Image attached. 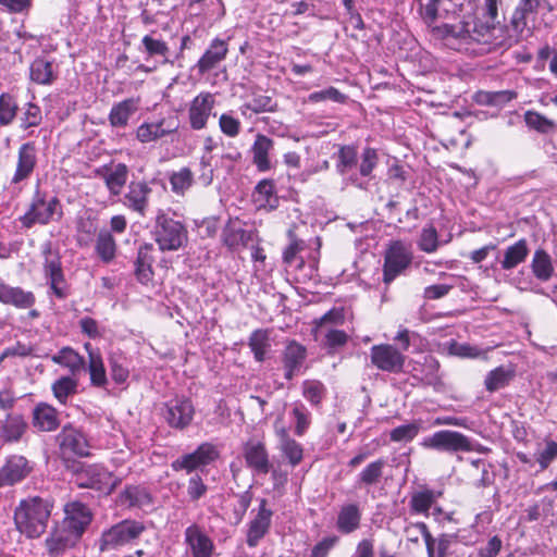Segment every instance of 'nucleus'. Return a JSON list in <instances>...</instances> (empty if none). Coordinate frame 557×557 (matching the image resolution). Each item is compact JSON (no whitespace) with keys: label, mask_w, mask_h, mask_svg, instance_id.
I'll return each instance as SVG.
<instances>
[{"label":"nucleus","mask_w":557,"mask_h":557,"mask_svg":"<svg viewBox=\"0 0 557 557\" xmlns=\"http://www.w3.org/2000/svg\"><path fill=\"white\" fill-rule=\"evenodd\" d=\"M529 255L528 242L522 238L513 245L508 246L504 251V258L500 261L503 270H511L525 261Z\"/></svg>","instance_id":"nucleus-47"},{"label":"nucleus","mask_w":557,"mask_h":557,"mask_svg":"<svg viewBox=\"0 0 557 557\" xmlns=\"http://www.w3.org/2000/svg\"><path fill=\"white\" fill-rule=\"evenodd\" d=\"M194 414V405L190 399L185 397L169 400L163 412L168 424L178 430L187 428L191 423Z\"/></svg>","instance_id":"nucleus-13"},{"label":"nucleus","mask_w":557,"mask_h":557,"mask_svg":"<svg viewBox=\"0 0 557 557\" xmlns=\"http://www.w3.org/2000/svg\"><path fill=\"white\" fill-rule=\"evenodd\" d=\"M219 143L211 136H207L203 139V154L199 160V183L207 187L211 185L214 177V169L212 166V156L210 154L216 147Z\"/></svg>","instance_id":"nucleus-35"},{"label":"nucleus","mask_w":557,"mask_h":557,"mask_svg":"<svg viewBox=\"0 0 557 557\" xmlns=\"http://www.w3.org/2000/svg\"><path fill=\"white\" fill-rule=\"evenodd\" d=\"M177 127L173 119L166 117H162L158 121L144 122L137 127L136 138L143 144L157 141L175 133Z\"/></svg>","instance_id":"nucleus-20"},{"label":"nucleus","mask_w":557,"mask_h":557,"mask_svg":"<svg viewBox=\"0 0 557 557\" xmlns=\"http://www.w3.org/2000/svg\"><path fill=\"white\" fill-rule=\"evenodd\" d=\"M38 150L34 141H27L20 146L17 150V161L12 184H20L28 180L34 173L38 162Z\"/></svg>","instance_id":"nucleus-17"},{"label":"nucleus","mask_w":557,"mask_h":557,"mask_svg":"<svg viewBox=\"0 0 557 557\" xmlns=\"http://www.w3.org/2000/svg\"><path fill=\"white\" fill-rule=\"evenodd\" d=\"M144 531L143 522L125 519L101 533L99 548L101 552L119 549L138 539Z\"/></svg>","instance_id":"nucleus-6"},{"label":"nucleus","mask_w":557,"mask_h":557,"mask_svg":"<svg viewBox=\"0 0 557 557\" xmlns=\"http://www.w3.org/2000/svg\"><path fill=\"white\" fill-rule=\"evenodd\" d=\"M74 483L79 488H91L108 495L120 484V480L100 465H86L75 471Z\"/></svg>","instance_id":"nucleus-7"},{"label":"nucleus","mask_w":557,"mask_h":557,"mask_svg":"<svg viewBox=\"0 0 557 557\" xmlns=\"http://www.w3.org/2000/svg\"><path fill=\"white\" fill-rule=\"evenodd\" d=\"M28 424L25 418L18 413H9L0 420V444H13L20 442L26 434Z\"/></svg>","instance_id":"nucleus-23"},{"label":"nucleus","mask_w":557,"mask_h":557,"mask_svg":"<svg viewBox=\"0 0 557 557\" xmlns=\"http://www.w3.org/2000/svg\"><path fill=\"white\" fill-rule=\"evenodd\" d=\"M433 34L448 48L473 57L491 53L504 46L499 24L480 16L433 27Z\"/></svg>","instance_id":"nucleus-1"},{"label":"nucleus","mask_w":557,"mask_h":557,"mask_svg":"<svg viewBox=\"0 0 557 557\" xmlns=\"http://www.w3.org/2000/svg\"><path fill=\"white\" fill-rule=\"evenodd\" d=\"M222 240L231 250H238L240 247H246L253 240V233L237 227L234 224H228L223 230Z\"/></svg>","instance_id":"nucleus-48"},{"label":"nucleus","mask_w":557,"mask_h":557,"mask_svg":"<svg viewBox=\"0 0 557 557\" xmlns=\"http://www.w3.org/2000/svg\"><path fill=\"white\" fill-rule=\"evenodd\" d=\"M141 45L148 57H161L163 63L169 61L170 49L165 41L154 38L151 35H146L141 39Z\"/></svg>","instance_id":"nucleus-57"},{"label":"nucleus","mask_w":557,"mask_h":557,"mask_svg":"<svg viewBox=\"0 0 557 557\" xmlns=\"http://www.w3.org/2000/svg\"><path fill=\"white\" fill-rule=\"evenodd\" d=\"M243 455L246 466L257 474H268L271 471L269 453L263 442L249 440L244 444Z\"/></svg>","instance_id":"nucleus-19"},{"label":"nucleus","mask_w":557,"mask_h":557,"mask_svg":"<svg viewBox=\"0 0 557 557\" xmlns=\"http://www.w3.org/2000/svg\"><path fill=\"white\" fill-rule=\"evenodd\" d=\"M117 245L108 230H102L97 234L95 240V252L104 264L111 263L116 257Z\"/></svg>","instance_id":"nucleus-42"},{"label":"nucleus","mask_w":557,"mask_h":557,"mask_svg":"<svg viewBox=\"0 0 557 557\" xmlns=\"http://www.w3.org/2000/svg\"><path fill=\"white\" fill-rule=\"evenodd\" d=\"M289 245L283 252V261L287 265H293L295 261L298 260V268H302L305 265V257L301 255L307 248V244L302 239H298L295 234L289 231Z\"/></svg>","instance_id":"nucleus-54"},{"label":"nucleus","mask_w":557,"mask_h":557,"mask_svg":"<svg viewBox=\"0 0 557 557\" xmlns=\"http://www.w3.org/2000/svg\"><path fill=\"white\" fill-rule=\"evenodd\" d=\"M228 46L225 40L220 38L213 39L196 64L198 72L205 74L211 71L226 58Z\"/></svg>","instance_id":"nucleus-29"},{"label":"nucleus","mask_w":557,"mask_h":557,"mask_svg":"<svg viewBox=\"0 0 557 557\" xmlns=\"http://www.w3.org/2000/svg\"><path fill=\"white\" fill-rule=\"evenodd\" d=\"M84 348L88 355L87 370L90 376V384L96 387H104L108 383L107 371L99 349L90 343H85Z\"/></svg>","instance_id":"nucleus-30"},{"label":"nucleus","mask_w":557,"mask_h":557,"mask_svg":"<svg viewBox=\"0 0 557 557\" xmlns=\"http://www.w3.org/2000/svg\"><path fill=\"white\" fill-rule=\"evenodd\" d=\"M99 220L90 209H85L77 214L75 220L76 242L79 247H87L98 234Z\"/></svg>","instance_id":"nucleus-24"},{"label":"nucleus","mask_w":557,"mask_h":557,"mask_svg":"<svg viewBox=\"0 0 557 557\" xmlns=\"http://www.w3.org/2000/svg\"><path fill=\"white\" fill-rule=\"evenodd\" d=\"M119 503L128 508H145L152 505V496L146 487L132 485L121 492Z\"/></svg>","instance_id":"nucleus-36"},{"label":"nucleus","mask_w":557,"mask_h":557,"mask_svg":"<svg viewBox=\"0 0 557 557\" xmlns=\"http://www.w3.org/2000/svg\"><path fill=\"white\" fill-rule=\"evenodd\" d=\"M32 422L39 432H52L60 425L58 410L47 403H39L33 409Z\"/></svg>","instance_id":"nucleus-28"},{"label":"nucleus","mask_w":557,"mask_h":557,"mask_svg":"<svg viewBox=\"0 0 557 557\" xmlns=\"http://www.w3.org/2000/svg\"><path fill=\"white\" fill-rule=\"evenodd\" d=\"M63 216V206L55 196H48L36 190L28 210L20 218L23 226L30 228L35 224L47 225L51 221H60Z\"/></svg>","instance_id":"nucleus-4"},{"label":"nucleus","mask_w":557,"mask_h":557,"mask_svg":"<svg viewBox=\"0 0 557 557\" xmlns=\"http://www.w3.org/2000/svg\"><path fill=\"white\" fill-rule=\"evenodd\" d=\"M425 531V547L428 557H447L455 536L451 534H441L433 537L428 527H421Z\"/></svg>","instance_id":"nucleus-46"},{"label":"nucleus","mask_w":557,"mask_h":557,"mask_svg":"<svg viewBox=\"0 0 557 557\" xmlns=\"http://www.w3.org/2000/svg\"><path fill=\"white\" fill-rule=\"evenodd\" d=\"M280 437V450L282 455L288 460V463L295 468L304 459L302 445L292 438L286 429L281 428L276 431Z\"/></svg>","instance_id":"nucleus-37"},{"label":"nucleus","mask_w":557,"mask_h":557,"mask_svg":"<svg viewBox=\"0 0 557 557\" xmlns=\"http://www.w3.org/2000/svg\"><path fill=\"white\" fill-rule=\"evenodd\" d=\"M540 0H520L510 20V26L519 37L530 36L536 25Z\"/></svg>","instance_id":"nucleus-12"},{"label":"nucleus","mask_w":557,"mask_h":557,"mask_svg":"<svg viewBox=\"0 0 557 557\" xmlns=\"http://www.w3.org/2000/svg\"><path fill=\"white\" fill-rule=\"evenodd\" d=\"M324 393V385L319 381H305L302 383V395L312 406L321 404Z\"/></svg>","instance_id":"nucleus-64"},{"label":"nucleus","mask_w":557,"mask_h":557,"mask_svg":"<svg viewBox=\"0 0 557 557\" xmlns=\"http://www.w3.org/2000/svg\"><path fill=\"white\" fill-rule=\"evenodd\" d=\"M78 537H74L67 530L57 529L46 540V547L51 557L62 555L67 548L74 545Z\"/></svg>","instance_id":"nucleus-45"},{"label":"nucleus","mask_w":557,"mask_h":557,"mask_svg":"<svg viewBox=\"0 0 557 557\" xmlns=\"http://www.w3.org/2000/svg\"><path fill=\"white\" fill-rule=\"evenodd\" d=\"M53 504L48 498L29 496L14 510L16 529L29 539L39 537L47 529Z\"/></svg>","instance_id":"nucleus-2"},{"label":"nucleus","mask_w":557,"mask_h":557,"mask_svg":"<svg viewBox=\"0 0 557 557\" xmlns=\"http://www.w3.org/2000/svg\"><path fill=\"white\" fill-rule=\"evenodd\" d=\"M370 360L377 370L399 373L404 369L406 357L403 351L391 344H379L371 347Z\"/></svg>","instance_id":"nucleus-9"},{"label":"nucleus","mask_w":557,"mask_h":557,"mask_svg":"<svg viewBox=\"0 0 557 557\" xmlns=\"http://www.w3.org/2000/svg\"><path fill=\"white\" fill-rule=\"evenodd\" d=\"M42 121V113L39 106L28 102L23 111V114L21 116V124L20 127L22 129H28L30 127L38 126Z\"/></svg>","instance_id":"nucleus-63"},{"label":"nucleus","mask_w":557,"mask_h":557,"mask_svg":"<svg viewBox=\"0 0 557 557\" xmlns=\"http://www.w3.org/2000/svg\"><path fill=\"white\" fill-rule=\"evenodd\" d=\"M35 295L18 286H11L0 278V302L18 309H28L35 304Z\"/></svg>","instance_id":"nucleus-25"},{"label":"nucleus","mask_w":557,"mask_h":557,"mask_svg":"<svg viewBox=\"0 0 557 557\" xmlns=\"http://www.w3.org/2000/svg\"><path fill=\"white\" fill-rule=\"evenodd\" d=\"M248 346L250 347L256 361H264L267 358V354L271 347L269 331H253L249 336Z\"/></svg>","instance_id":"nucleus-51"},{"label":"nucleus","mask_w":557,"mask_h":557,"mask_svg":"<svg viewBox=\"0 0 557 557\" xmlns=\"http://www.w3.org/2000/svg\"><path fill=\"white\" fill-rule=\"evenodd\" d=\"M290 416L295 421V434L302 436L311 424V413L302 403H295L290 411Z\"/></svg>","instance_id":"nucleus-56"},{"label":"nucleus","mask_w":557,"mask_h":557,"mask_svg":"<svg viewBox=\"0 0 557 557\" xmlns=\"http://www.w3.org/2000/svg\"><path fill=\"white\" fill-rule=\"evenodd\" d=\"M289 245L283 252V261L287 265H293L295 261L298 260V268H302L305 265V257L301 255L307 248V244L302 239H298L295 234L289 231Z\"/></svg>","instance_id":"nucleus-52"},{"label":"nucleus","mask_w":557,"mask_h":557,"mask_svg":"<svg viewBox=\"0 0 557 557\" xmlns=\"http://www.w3.org/2000/svg\"><path fill=\"white\" fill-rule=\"evenodd\" d=\"M441 496L442 492L423 487L412 493L409 500L410 511L428 517L430 509Z\"/></svg>","instance_id":"nucleus-38"},{"label":"nucleus","mask_w":557,"mask_h":557,"mask_svg":"<svg viewBox=\"0 0 557 557\" xmlns=\"http://www.w3.org/2000/svg\"><path fill=\"white\" fill-rule=\"evenodd\" d=\"M267 503L264 499L261 500L258 513L256 517L249 522L248 531H247V544L250 547H255L258 545L259 541L268 533L270 524L272 511L267 508Z\"/></svg>","instance_id":"nucleus-26"},{"label":"nucleus","mask_w":557,"mask_h":557,"mask_svg":"<svg viewBox=\"0 0 557 557\" xmlns=\"http://www.w3.org/2000/svg\"><path fill=\"white\" fill-rule=\"evenodd\" d=\"M29 77L36 84L51 85L57 78V65L46 58H36L30 64Z\"/></svg>","instance_id":"nucleus-34"},{"label":"nucleus","mask_w":557,"mask_h":557,"mask_svg":"<svg viewBox=\"0 0 557 557\" xmlns=\"http://www.w3.org/2000/svg\"><path fill=\"white\" fill-rule=\"evenodd\" d=\"M95 172L104 182L111 196L121 195L128 178V168L124 163L103 165Z\"/></svg>","instance_id":"nucleus-21"},{"label":"nucleus","mask_w":557,"mask_h":557,"mask_svg":"<svg viewBox=\"0 0 557 557\" xmlns=\"http://www.w3.org/2000/svg\"><path fill=\"white\" fill-rule=\"evenodd\" d=\"M289 245L283 252V261L287 265H293L295 261L298 260V268H302L305 265V257L301 255L307 248V244L302 239H298L295 234L289 231Z\"/></svg>","instance_id":"nucleus-53"},{"label":"nucleus","mask_w":557,"mask_h":557,"mask_svg":"<svg viewBox=\"0 0 557 557\" xmlns=\"http://www.w3.org/2000/svg\"><path fill=\"white\" fill-rule=\"evenodd\" d=\"M412 251L410 246L400 240L392 243L385 252L383 267V282L392 283L411 263Z\"/></svg>","instance_id":"nucleus-8"},{"label":"nucleus","mask_w":557,"mask_h":557,"mask_svg":"<svg viewBox=\"0 0 557 557\" xmlns=\"http://www.w3.org/2000/svg\"><path fill=\"white\" fill-rule=\"evenodd\" d=\"M138 108L139 99L136 98H127L113 104L109 113V122L111 126L116 128L125 127Z\"/></svg>","instance_id":"nucleus-32"},{"label":"nucleus","mask_w":557,"mask_h":557,"mask_svg":"<svg viewBox=\"0 0 557 557\" xmlns=\"http://www.w3.org/2000/svg\"><path fill=\"white\" fill-rule=\"evenodd\" d=\"M184 542L191 557H212L214 553L212 539L196 523L185 529Z\"/></svg>","instance_id":"nucleus-14"},{"label":"nucleus","mask_w":557,"mask_h":557,"mask_svg":"<svg viewBox=\"0 0 557 557\" xmlns=\"http://www.w3.org/2000/svg\"><path fill=\"white\" fill-rule=\"evenodd\" d=\"M421 446L428 449L447 453L473 450L484 453L488 450L480 444H473V442L462 433L451 430H441L424 437L421 442Z\"/></svg>","instance_id":"nucleus-5"},{"label":"nucleus","mask_w":557,"mask_h":557,"mask_svg":"<svg viewBox=\"0 0 557 557\" xmlns=\"http://www.w3.org/2000/svg\"><path fill=\"white\" fill-rule=\"evenodd\" d=\"M152 250L151 245H144L138 249L135 261V275L141 284H148L153 277L152 263L154 258Z\"/></svg>","instance_id":"nucleus-41"},{"label":"nucleus","mask_w":557,"mask_h":557,"mask_svg":"<svg viewBox=\"0 0 557 557\" xmlns=\"http://www.w3.org/2000/svg\"><path fill=\"white\" fill-rule=\"evenodd\" d=\"M516 376V370L511 364L499 366L485 375L484 386L488 393H495L507 387Z\"/></svg>","instance_id":"nucleus-33"},{"label":"nucleus","mask_w":557,"mask_h":557,"mask_svg":"<svg viewBox=\"0 0 557 557\" xmlns=\"http://www.w3.org/2000/svg\"><path fill=\"white\" fill-rule=\"evenodd\" d=\"M385 466V461L383 459H377L375 461L370 462L360 473H359V482L366 485H372L379 482L383 474V469Z\"/></svg>","instance_id":"nucleus-62"},{"label":"nucleus","mask_w":557,"mask_h":557,"mask_svg":"<svg viewBox=\"0 0 557 557\" xmlns=\"http://www.w3.org/2000/svg\"><path fill=\"white\" fill-rule=\"evenodd\" d=\"M53 396L61 405H66L67 399L78 391V380L72 375L61 376L51 386Z\"/></svg>","instance_id":"nucleus-50"},{"label":"nucleus","mask_w":557,"mask_h":557,"mask_svg":"<svg viewBox=\"0 0 557 557\" xmlns=\"http://www.w3.org/2000/svg\"><path fill=\"white\" fill-rule=\"evenodd\" d=\"M438 234L433 225H428L422 228L420 238L418 240V247L421 251L432 253L440 247Z\"/></svg>","instance_id":"nucleus-60"},{"label":"nucleus","mask_w":557,"mask_h":557,"mask_svg":"<svg viewBox=\"0 0 557 557\" xmlns=\"http://www.w3.org/2000/svg\"><path fill=\"white\" fill-rule=\"evenodd\" d=\"M492 466L483 459H472L467 467V475L475 487H486L493 484Z\"/></svg>","instance_id":"nucleus-40"},{"label":"nucleus","mask_w":557,"mask_h":557,"mask_svg":"<svg viewBox=\"0 0 557 557\" xmlns=\"http://www.w3.org/2000/svg\"><path fill=\"white\" fill-rule=\"evenodd\" d=\"M61 453L78 457L90 455V445L85 434L72 426H64L57 436Z\"/></svg>","instance_id":"nucleus-15"},{"label":"nucleus","mask_w":557,"mask_h":557,"mask_svg":"<svg viewBox=\"0 0 557 557\" xmlns=\"http://www.w3.org/2000/svg\"><path fill=\"white\" fill-rule=\"evenodd\" d=\"M110 374L116 384H123L129 376L126 360L122 355H111L109 358Z\"/></svg>","instance_id":"nucleus-61"},{"label":"nucleus","mask_w":557,"mask_h":557,"mask_svg":"<svg viewBox=\"0 0 557 557\" xmlns=\"http://www.w3.org/2000/svg\"><path fill=\"white\" fill-rule=\"evenodd\" d=\"M274 148V141L270 137L258 134L255 143L251 146L252 163L259 172L269 171L272 165L270 161V153Z\"/></svg>","instance_id":"nucleus-31"},{"label":"nucleus","mask_w":557,"mask_h":557,"mask_svg":"<svg viewBox=\"0 0 557 557\" xmlns=\"http://www.w3.org/2000/svg\"><path fill=\"white\" fill-rule=\"evenodd\" d=\"M64 529L74 537H81L92 519L89 508L81 502H71L65 505Z\"/></svg>","instance_id":"nucleus-18"},{"label":"nucleus","mask_w":557,"mask_h":557,"mask_svg":"<svg viewBox=\"0 0 557 557\" xmlns=\"http://www.w3.org/2000/svg\"><path fill=\"white\" fill-rule=\"evenodd\" d=\"M361 511L356 504H347L339 509L336 527L339 532L349 534L360 527Z\"/></svg>","instance_id":"nucleus-44"},{"label":"nucleus","mask_w":557,"mask_h":557,"mask_svg":"<svg viewBox=\"0 0 557 557\" xmlns=\"http://www.w3.org/2000/svg\"><path fill=\"white\" fill-rule=\"evenodd\" d=\"M215 96L209 91H201L188 104V123L194 131L207 127L209 119L214 115Z\"/></svg>","instance_id":"nucleus-11"},{"label":"nucleus","mask_w":557,"mask_h":557,"mask_svg":"<svg viewBox=\"0 0 557 557\" xmlns=\"http://www.w3.org/2000/svg\"><path fill=\"white\" fill-rule=\"evenodd\" d=\"M422 429L420 420H413L407 424H401L394 428L389 432V438L395 443H408L416 438Z\"/></svg>","instance_id":"nucleus-55"},{"label":"nucleus","mask_w":557,"mask_h":557,"mask_svg":"<svg viewBox=\"0 0 557 557\" xmlns=\"http://www.w3.org/2000/svg\"><path fill=\"white\" fill-rule=\"evenodd\" d=\"M18 107L13 96L3 92L0 95V125H10L17 113Z\"/></svg>","instance_id":"nucleus-58"},{"label":"nucleus","mask_w":557,"mask_h":557,"mask_svg":"<svg viewBox=\"0 0 557 557\" xmlns=\"http://www.w3.org/2000/svg\"><path fill=\"white\" fill-rule=\"evenodd\" d=\"M51 361L66 368L72 376H76L86 368L85 358L71 347L61 348L55 355L51 356Z\"/></svg>","instance_id":"nucleus-39"},{"label":"nucleus","mask_w":557,"mask_h":557,"mask_svg":"<svg viewBox=\"0 0 557 557\" xmlns=\"http://www.w3.org/2000/svg\"><path fill=\"white\" fill-rule=\"evenodd\" d=\"M524 121L530 128H533L542 134L552 133L556 128L554 121L535 111H527L524 114Z\"/></svg>","instance_id":"nucleus-59"},{"label":"nucleus","mask_w":557,"mask_h":557,"mask_svg":"<svg viewBox=\"0 0 557 557\" xmlns=\"http://www.w3.org/2000/svg\"><path fill=\"white\" fill-rule=\"evenodd\" d=\"M306 348L301 344L295 341H290L286 344L282 356L285 379L292 380L300 372L306 359Z\"/></svg>","instance_id":"nucleus-27"},{"label":"nucleus","mask_w":557,"mask_h":557,"mask_svg":"<svg viewBox=\"0 0 557 557\" xmlns=\"http://www.w3.org/2000/svg\"><path fill=\"white\" fill-rule=\"evenodd\" d=\"M44 273L53 295L59 299L66 298L69 286L64 277L61 258L58 252H52L50 247L45 250Z\"/></svg>","instance_id":"nucleus-10"},{"label":"nucleus","mask_w":557,"mask_h":557,"mask_svg":"<svg viewBox=\"0 0 557 557\" xmlns=\"http://www.w3.org/2000/svg\"><path fill=\"white\" fill-rule=\"evenodd\" d=\"M32 472L28 460L22 455H10L5 458L3 466L0 468V488L12 486Z\"/></svg>","instance_id":"nucleus-16"},{"label":"nucleus","mask_w":557,"mask_h":557,"mask_svg":"<svg viewBox=\"0 0 557 557\" xmlns=\"http://www.w3.org/2000/svg\"><path fill=\"white\" fill-rule=\"evenodd\" d=\"M151 191V188L146 182H132L127 187L126 194L124 195L123 203L128 209L135 211L141 216H145L148 209V199Z\"/></svg>","instance_id":"nucleus-22"},{"label":"nucleus","mask_w":557,"mask_h":557,"mask_svg":"<svg viewBox=\"0 0 557 557\" xmlns=\"http://www.w3.org/2000/svg\"><path fill=\"white\" fill-rule=\"evenodd\" d=\"M171 191L180 197H184L195 184V175L190 168L183 166L168 174Z\"/></svg>","instance_id":"nucleus-43"},{"label":"nucleus","mask_w":557,"mask_h":557,"mask_svg":"<svg viewBox=\"0 0 557 557\" xmlns=\"http://www.w3.org/2000/svg\"><path fill=\"white\" fill-rule=\"evenodd\" d=\"M531 270L539 281H549L555 271L550 256L543 249L535 250L531 261Z\"/></svg>","instance_id":"nucleus-49"},{"label":"nucleus","mask_w":557,"mask_h":557,"mask_svg":"<svg viewBox=\"0 0 557 557\" xmlns=\"http://www.w3.org/2000/svg\"><path fill=\"white\" fill-rule=\"evenodd\" d=\"M153 238L161 251H177L188 243L185 224L159 210L156 216Z\"/></svg>","instance_id":"nucleus-3"}]
</instances>
